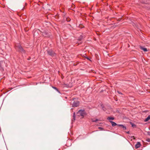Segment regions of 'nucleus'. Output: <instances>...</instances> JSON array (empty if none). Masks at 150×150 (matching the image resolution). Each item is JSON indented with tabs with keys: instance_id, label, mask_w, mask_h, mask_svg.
I'll list each match as a JSON object with an SVG mask.
<instances>
[{
	"instance_id": "obj_1",
	"label": "nucleus",
	"mask_w": 150,
	"mask_h": 150,
	"mask_svg": "<svg viewBox=\"0 0 150 150\" xmlns=\"http://www.w3.org/2000/svg\"><path fill=\"white\" fill-rule=\"evenodd\" d=\"M15 48L17 52L21 54L26 53V51L20 44H18L15 46Z\"/></svg>"
},
{
	"instance_id": "obj_2",
	"label": "nucleus",
	"mask_w": 150,
	"mask_h": 150,
	"mask_svg": "<svg viewBox=\"0 0 150 150\" xmlns=\"http://www.w3.org/2000/svg\"><path fill=\"white\" fill-rule=\"evenodd\" d=\"M38 30L42 33V35L43 36L49 38L51 36V33L47 30H40L39 29H38Z\"/></svg>"
},
{
	"instance_id": "obj_3",
	"label": "nucleus",
	"mask_w": 150,
	"mask_h": 150,
	"mask_svg": "<svg viewBox=\"0 0 150 150\" xmlns=\"http://www.w3.org/2000/svg\"><path fill=\"white\" fill-rule=\"evenodd\" d=\"M72 100L73 101L72 104V106L73 107L79 106L80 105V102L77 100V99L73 98Z\"/></svg>"
},
{
	"instance_id": "obj_4",
	"label": "nucleus",
	"mask_w": 150,
	"mask_h": 150,
	"mask_svg": "<svg viewBox=\"0 0 150 150\" xmlns=\"http://www.w3.org/2000/svg\"><path fill=\"white\" fill-rule=\"evenodd\" d=\"M77 116H81L82 117V118H83L84 116L86 115V113L84 110H82L81 109L79 110L77 113Z\"/></svg>"
},
{
	"instance_id": "obj_5",
	"label": "nucleus",
	"mask_w": 150,
	"mask_h": 150,
	"mask_svg": "<svg viewBox=\"0 0 150 150\" xmlns=\"http://www.w3.org/2000/svg\"><path fill=\"white\" fill-rule=\"evenodd\" d=\"M47 53L48 55L53 57L56 55L55 52L52 49H49L46 50Z\"/></svg>"
},
{
	"instance_id": "obj_6",
	"label": "nucleus",
	"mask_w": 150,
	"mask_h": 150,
	"mask_svg": "<svg viewBox=\"0 0 150 150\" xmlns=\"http://www.w3.org/2000/svg\"><path fill=\"white\" fill-rule=\"evenodd\" d=\"M3 62L2 61L0 62V71L3 72L4 71V69L3 67H2L1 65V63H3Z\"/></svg>"
},
{
	"instance_id": "obj_7",
	"label": "nucleus",
	"mask_w": 150,
	"mask_h": 150,
	"mask_svg": "<svg viewBox=\"0 0 150 150\" xmlns=\"http://www.w3.org/2000/svg\"><path fill=\"white\" fill-rule=\"evenodd\" d=\"M141 146V144L139 142H138L137 144L135 145V147L136 149H137L140 147Z\"/></svg>"
},
{
	"instance_id": "obj_8",
	"label": "nucleus",
	"mask_w": 150,
	"mask_h": 150,
	"mask_svg": "<svg viewBox=\"0 0 150 150\" xmlns=\"http://www.w3.org/2000/svg\"><path fill=\"white\" fill-rule=\"evenodd\" d=\"M73 119L72 120V122H73V121H74L75 120L76 116H75V112H74L73 113Z\"/></svg>"
},
{
	"instance_id": "obj_9",
	"label": "nucleus",
	"mask_w": 150,
	"mask_h": 150,
	"mask_svg": "<svg viewBox=\"0 0 150 150\" xmlns=\"http://www.w3.org/2000/svg\"><path fill=\"white\" fill-rule=\"evenodd\" d=\"M110 122L111 123V124H112V126H115L117 125V124L115 122L113 121H110Z\"/></svg>"
},
{
	"instance_id": "obj_10",
	"label": "nucleus",
	"mask_w": 150,
	"mask_h": 150,
	"mask_svg": "<svg viewBox=\"0 0 150 150\" xmlns=\"http://www.w3.org/2000/svg\"><path fill=\"white\" fill-rule=\"evenodd\" d=\"M107 119L110 122V121H111V120H113L114 119V118L112 117H108L107 118Z\"/></svg>"
},
{
	"instance_id": "obj_11",
	"label": "nucleus",
	"mask_w": 150,
	"mask_h": 150,
	"mask_svg": "<svg viewBox=\"0 0 150 150\" xmlns=\"http://www.w3.org/2000/svg\"><path fill=\"white\" fill-rule=\"evenodd\" d=\"M52 88L55 89V90H56L59 93H61L60 92V91L56 87H55V86H52Z\"/></svg>"
},
{
	"instance_id": "obj_12",
	"label": "nucleus",
	"mask_w": 150,
	"mask_h": 150,
	"mask_svg": "<svg viewBox=\"0 0 150 150\" xmlns=\"http://www.w3.org/2000/svg\"><path fill=\"white\" fill-rule=\"evenodd\" d=\"M150 119V115H149L148 117L144 120L145 122H147Z\"/></svg>"
},
{
	"instance_id": "obj_13",
	"label": "nucleus",
	"mask_w": 150,
	"mask_h": 150,
	"mask_svg": "<svg viewBox=\"0 0 150 150\" xmlns=\"http://www.w3.org/2000/svg\"><path fill=\"white\" fill-rule=\"evenodd\" d=\"M83 38V36L82 35H81L80 36L79 38L78 39V40L79 41H81Z\"/></svg>"
},
{
	"instance_id": "obj_14",
	"label": "nucleus",
	"mask_w": 150,
	"mask_h": 150,
	"mask_svg": "<svg viewBox=\"0 0 150 150\" xmlns=\"http://www.w3.org/2000/svg\"><path fill=\"white\" fill-rule=\"evenodd\" d=\"M140 48L144 52H146L147 51V49L146 48H143V47H140Z\"/></svg>"
},
{
	"instance_id": "obj_15",
	"label": "nucleus",
	"mask_w": 150,
	"mask_h": 150,
	"mask_svg": "<svg viewBox=\"0 0 150 150\" xmlns=\"http://www.w3.org/2000/svg\"><path fill=\"white\" fill-rule=\"evenodd\" d=\"M91 120L92 122H96V121H97L99 120H98L97 119H95L94 118H93V119H91Z\"/></svg>"
},
{
	"instance_id": "obj_16",
	"label": "nucleus",
	"mask_w": 150,
	"mask_h": 150,
	"mask_svg": "<svg viewBox=\"0 0 150 150\" xmlns=\"http://www.w3.org/2000/svg\"><path fill=\"white\" fill-rule=\"evenodd\" d=\"M79 28H80L81 29L84 28V26L82 24H79Z\"/></svg>"
},
{
	"instance_id": "obj_17",
	"label": "nucleus",
	"mask_w": 150,
	"mask_h": 150,
	"mask_svg": "<svg viewBox=\"0 0 150 150\" xmlns=\"http://www.w3.org/2000/svg\"><path fill=\"white\" fill-rule=\"evenodd\" d=\"M64 85L65 86L68 88H71L72 86H70L68 84H65Z\"/></svg>"
},
{
	"instance_id": "obj_18",
	"label": "nucleus",
	"mask_w": 150,
	"mask_h": 150,
	"mask_svg": "<svg viewBox=\"0 0 150 150\" xmlns=\"http://www.w3.org/2000/svg\"><path fill=\"white\" fill-rule=\"evenodd\" d=\"M118 126H120L122 127L124 129H126V128L123 125H118Z\"/></svg>"
},
{
	"instance_id": "obj_19",
	"label": "nucleus",
	"mask_w": 150,
	"mask_h": 150,
	"mask_svg": "<svg viewBox=\"0 0 150 150\" xmlns=\"http://www.w3.org/2000/svg\"><path fill=\"white\" fill-rule=\"evenodd\" d=\"M66 20L67 22H69L71 21V19L69 17H67L66 18Z\"/></svg>"
},
{
	"instance_id": "obj_20",
	"label": "nucleus",
	"mask_w": 150,
	"mask_h": 150,
	"mask_svg": "<svg viewBox=\"0 0 150 150\" xmlns=\"http://www.w3.org/2000/svg\"><path fill=\"white\" fill-rule=\"evenodd\" d=\"M38 33V32L37 31V30H35L33 34V35L34 36L35 35V33Z\"/></svg>"
},
{
	"instance_id": "obj_21",
	"label": "nucleus",
	"mask_w": 150,
	"mask_h": 150,
	"mask_svg": "<svg viewBox=\"0 0 150 150\" xmlns=\"http://www.w3.org/2000/svg\"><path fill=\"white\" fill-rule=\"evenodd\" d=\"M85 58L87 59L88 60H89L91 61V60H90V59H89V58L87 56H86V57L84 56V57Z\"/></svg>"
},
{
	"instance_id": "obj_22",
	"label": "nucleus",
	"mask_w": 150,
	"mask_h": 150,
	"mask_svg": "<svg viewBox=\"0 0 150 150\" xmlns=\"http://www.w3.org/2000/svg\"><path fill=\"white\" fill-rule=\"evenodd\" d=\"M98 129H100V130H103V128L101 127H98Z\"/></svg>"
},
{
	"instance_id": "obj_23",
	"label": "nucleus",
	"mask_w": 150,
	"mask_h": 150,
	"mask_svg": "<svg viewBox=\"0 0 150 150\" xmlns=\"http://www.w3.org/2000/svg\"><path fill=\"white\" fill-rule=\"evenodd\" d=\"M146 141L148 142H150V139L149 138H147L146 139Z\"/></svg>"
},
{
	"instance_id": "obj_24",
	"label": "nucleus",
	"mask_w": 150,
	"mask_h": 150,
	"mask_svg": "<svg viewBox=\"0 0 150 150\" xmlns=\"http://www.w3.org/2000/svg\"><path fill=\"white\" fill-rule=\"evenodd\" d=\"M117 92L119 94H122V93L119 91H117Z\"/></svg>"
},
{
	"instance_id": "obj_25",
	"label": "nucleus",
	"mask_w": 150,
	"mask_h": 150,
	"mask_svg": "<svg viewBox=\"0 0 150 150\" xmlns=\"http://www.w3.org/2000/svg\"><path fill=\"white\" fill-rule=\"evenodd\" d=\"M31 59V58L30 57H29L28 58V59H27L28 60H30Z\"/></svg>"
},
{
	"instance_id": "obj_26",
	"label": "nucleus",
	"mask_w": 150,
	"mask_h": 150,
	"mask_svg": "<svg viewBox=\"0 0 150 150\" xmlns=\"http://www.w3.org/2000/svg\"><path fill=\"white\" fill-rule=\"evenodd\" d=\"M78 64V63H77V64H74L73 65H74V66H77V64Z\"/></svg>"
},
{
	"instance_id": "obj_27",
	"label": "nucleus",
	"mask_w": 150,
	"mask_h": 150,
	"mask_svg": "<svg viewBox=\"0 0 150 150\" xmlns=\"http://www.w3.org/2000/svg\"><path fill=\"white\" fill-rule=\"evenodd\" d=\"M148 134L150 136V132H148Z\"/></svg>"
},
{
	"instance_id": "obj_28",
	"label": "nucleus",
	"mask_w": 150,
	"mask_h": 150,
	"mask_svg": "<svg viewBox=\"0 0 150 150\" xmlns=\"http://www.w3.org/2000/svg\"><path fill=\"white\" fill-rule=\"evenodd\" d=\"M103 90H101L100 91V92H103Z\"/></svg>"
},
{
	"instance_id": "obj_29",
	"label": "nucleus",
	"mask_w": 150,
	"mask_h": 150,
	"mask_svg": "<svg viewBox=\"0 0 150 150\" xmlns=\"http://www.w3.org/2000/svg\"><path fill=\"white\" fill-rule=\"evenodd\" d=\"M25 8V7H24L22 9V10H23Z\"/></svg>"
},
{
	"instance_id": "obj_30",
	"label": "nucleus",
	"mask_w": 150,
	"mask_h": 150,
	"mask_svg": "<svg viewBox=\"0 0 150 150\" xmlns=\"http://www.w3.org/2000/svg\"><path fill=\"white\" fill-rule=\"evenodd\" d=\"M133 139H135V137H134L133 136Z\"/></svg>"
},
{
	"instance_id": "obj_31",
	"label": "nucleus",
	"mask_w": 150,
	"mask_h": 150,
	"mask_svg": "<svg viewBox=\"0 0 150 150\" xmlns=\"http://www.w3.org/2000/svg\"><path fill=\"white\" fill-rule=\"evenodd\" d=\"M101 106H102V108H103V106H102V105H101Z\"/></svg>"
},
{
	"instance_id": "obj_32",
	"label": "nucleus",
	"mask_w": 150,
	"mask_h": 150,
	"mask_svg": "<svg viewBox=\"0 0 150 150\" xmlns=\"http://www.w3.org/2000/svg\"><path fill=\"white\" fill-rule=\"evenodd\" d=\"M56 16H58L57 14Z\"/></svg>"
},
{
	"instance_id": "obj_33",
	"label": "nucleus",
	"mask_w": 150,
	"mask_h": 150,
	"mask_svg": "<svg viewBox=\"0 0 150 150\" xmlns=\"http://www.w3.org/2000/svg\"><path fill=\"white\" fill-rule=\"evenodd\" d=\"M13 89V88H11V89Z\"/></svg>"
},
{
	"instance_id": "obj_34",
	"label": "nucleus",
	"mask_w": 150,
	"mask_h": 150,
	"mask_svg": "<svg viewBox=\"0 0 150 150\" xmlns=\"http://www.w3.org/2000/svg\"><path fill=\"white\" fill-rule=\"evenodd\" d=\"M25 5H27V4H26V3H25Z\"/></svg>"
},
{
	"instance_id": "obj_35",
	"label": "nucleus",
	"mask_w": 150,
	"mask_h": 150,
	"mask_svg": "<svg viewBox=\"0 0 150 150\" xmlns=\"http://www.w3.org/2000/svg\"><path fill=\"white\" fill-rule=\"evenodd\" d=\"M103 1V0H102V1Z\"/></svg>"
}]
</instances>
